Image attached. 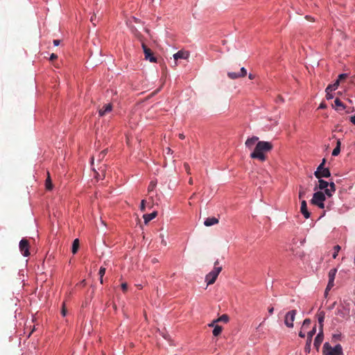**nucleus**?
<instances>
[{
    "label": "nucleus",
    "instance_id": "nucleus-1",
    "mask_svg": "<svg viewBox=\"0 0 355 355\" xmlns=\"http://www.w3.org/2000/svg\"><path fill=\"white\" fill-rule=\"evenodd\" d=\"M272 149V144L270 142L264 141H258L254 151L250 154V157L264 162L267 158L265 153L270 152Z\"/></svg>",
    "mask_w": 355,
    "mask_h": 355
},
{
    "label": "nucleus",
    "instance_id": "nucleus-2",
    "mask_svg": "<svg viewBox=\"0 0 355 355\" xmlns=\"http://www.w3.org/2000/svg\"><path fill=\"white\" fill-rule=\"evenodd\" d=\"M218 264L219 261L218 260H216L214 262V269L206 275L205 281L207 282V285L213 284L216 282L219 273L221 272L222 267L218 266Z\"/></svg>",
    "mask_w": 355,
    "mask_h": 355
},
{
    "label": "nucleus",
    "instance_id": "nucleus-3",
    "mask_svg": "<svg viewBox=\"0 0 355 355\" xmlns=\"http://www.w3.org/2000/svg\"><path fill=\"white\" fill-rule=\"evenodd\" d=\"M324 355H343V348L340 344L332 347L329 343H325L323 345Z\"/></svg>",
    "mask_w": 355,
    "mask_h": 355
},
{
    "label": "nucleus",
    "instance_id": "nucleus-4",
    "mask_svg": "<svg viewBox=\"0 0 355 355\" xmlns=\"http://www.w3.org/2000/svg\"><path fill=\"white\" fill-rule=\"evenodd\" d=\"M314 175L316 178L320 179L322 178L330 177L331 173L329 168H324L323 164H320L317 168V170L315 171Z\"/></svg>",
    "mask_w": 355,
    "mask_h": 355
},
{
    "label": "nucleus",
    "instance_id": "nucleus-5",
    "mask_svg": "<svg viewBox=\"0 0 355 355\" xmlns=\"http://www.w3.org/2000/svg\"><path fill=\"white\" fill-rule=\"evenodd\" d=\"M296 313H297L296 310H292V311H288L286 314L285 318H284V324L287 327H288V328L293 327V322L295 320Z\"/></svg>",
    "mask_w": 355,
    "mask_h": 355
},
{
    "label": "nucleus",
    "instance_id": "nucleus-6",
    "mask_svg": "<svg viewBox=\"0 0 355 355\" xmlns=\"http://www.w3.org/2000/svg\"><path fill=\"white\" fill-rule=\"evenodd\" d=\"M146 60L150 62H157V58L154 56L152 51L144 43L141 44Z\"/></svg>",
    "mask_w": 355,
    "mask_h": 355
},
{
    "label": "nucleus",
    "instance_id": "nucleus-7",
    "mask_svg": "<svg viewBox=\"0 0 355 355\" xmlns=\"http://www.w3.org/2000/svg\"><path fill=\"white\" fill-rule=\"evenodd\" d=\"M315 332H316V326L315 325L313 327V328L312 329V330L309 331L307 334L306 343V345L304 347V351L306 353H309L311 351L312 338L315 335Z\"/></svg>",
    "mask_w": 355,
    "mask_h": 355
},
{
    "label": "nucleus",
    "instance_id": "nucleus-8",
    "mask_svg": "<svg viewBox=\"0 0 355 355\" xmlns=\"http://www.w3.org/2000/svg\"><path fill=\"white\" fill-rule=\"evenodd\" d=\"M19 250L24 257H28L29 252V243L27 239H22L19 242Z\"/></svg>",
    "mask_w": 355,
    "mask_h": 355
},
{
    "label": "nucleus",
    "instance_id": "nucleus-9",
    "mask_svg": "<svg viewBox=\"0 0 355 355\" xmlns=\"http://www.w3.org/2000/svg\"><path fill=\"white\" fill-rule=\"evenodd\" d=\"M326 199L325 194L322 191H317L313 193L311 202L313 205L324 202Z\"/></svg>",
    "mask_w": 355,
    "mask_h": 355
},
{
    "label": "nucleus",
    "instance_id": "nucleus-10",
    "mask_svg": "<svg viewBox=\"0 0 355 355\" xmlns=\"http://www.w3.org/2000/svg\"><path fill=\"white\" fill-rule=\"evenodd\" d=\"M324 339L323 329H320L319 333L316 336L314 340L313 345L316 348L317 350L319 349L321 343H322Z\"/></svg>",
    "mask_w": 355,
    "mask_h": 355
},
{
    "label": "nucleus",
    "instance_id": "nucleus-11",
    "mask_svg": "<svg viewBox=\"0 0 355 355\" xmlns=\"http://www.w3.org/2000/svg\"><path fill=\"white\" fill-rule=\"evenodd\" d=\"M112 110V105L111 103L104 105L101 109L98 110V114L100 116H103L107 113H110Z\"/></svg>",
    "mask_w": 355,
    "mask_h": 355
},
{
    "label": "nucleus",
    "instance_id": "nucleus-12",
    "mask_svg": "<svg viewBox=\"0 0 355 355\" xmlns=\"http://www.w3.org/2000/svg\"><path fill=\"white\" fill-rule=\"evenodd\" d=\"M189 56V53L185 51H179L173 55V58L175 60H178V59H187Z\"/></svg>",
    "mask_w": 355,
    "mask_h": 355
},
{
    "label": "nucleus",
    "instance_id": "nucleus-13",
    "mask_svg": "<svg viewBox=\"0 0 355 355\" xmlns=\"http://www.w3.org/2000/svg\"><path fill=\"white\" fill-rule=\"evenodd\" d=\"M300 211L305 218H309L310 217V212L307 209V205L305 200H302L301 202Z\"/></svg>",
    "mask_w": 355,
    "mask_h": 355
},
{
    "label": "nucleus",
    "instance_id": "nucleus-14",
    "mask_svg": "<svg viewBox=\"0 0 355 355\" xmlns=\"http://www.w3.org/2000/svg\"><path fill=\"white\" fill-rule=\"evenodd\" d=\"M259 140V137H256V136H254L251 138H248L246 141H245V146L247 148H248L249 149H251L252 148V147L254 146V145L255 144V143L257 141H258Z\"/></svg>",
    "mask_w": 355,
    "mask_h": 355
},
{
    "label": "nucleus",
    "instance_id": "nucleus-15",
    "mask_svg": "<svg viewBox=\"0 0 355 355\" xmlns=\"http://www.w3.org/2000/svg\"><path fill=\"white\" fill-rule=\"evenodd\" d=\"M218 219L215 217L207 218L204 222V225L207 227H209L218 223Z\"/></svg>",
    "mask_w": 355,
    "mask_h": 355
},
{
    "label": "nucleus",
    "instance_id": "nucleus-16",
    "mask_svg": "<svg viewBox=\"0 0 355 355\" xmlns=\"http://www.w3.org/2000/svg\"><path fill=\"white\" fill-rule=\"evenodd\" d=\"M157 211H153V213L149 214H144V216H143L144 220V223L146 224H147L151 220L155 218L157 216Z\"/></svg>",
    "mask_w": 355,
    "mask_h": 355
},
{
    "label": "nucleus",
    "instance_id": "nucleus-17",
    "mask_svg": "<svg viewBox=\"0 0 355 355\" xmlns=\"http://www.w3.org/2000/svg\"><path fill=\"white\" fill-rule=\"evenodd\" d=\"M336 110H344L345 109V105L338 98H336L334 101Z\"/></svg>",
    "mask_w": 355,
    "mask_h": 355
},
{
    "label": "nucleus",
    "instance_id": "nucleus-18",
    "mask_svg": "<svg viewBox=\"0 0 355 355\" xmlns=\"http://www.w3.org/2000/svg\"><path fill=\"white\" fill-rule=\"evenodd\" d=\"M339 85V80H337L334 84L329 85L325 89V92H333L336 90Z\"/></svg>",
    "mask_w": 355,
    "mask_h": 355
},
{
    "label": "nucleus",
    "instance_id": "nucleus-19",
    "mask_svg": "<svg viewBox=\"0 0 355 355\" xmlns=\"http://www.w3.org/2000/svg\"><path fill=\"white\" fill-rule=\"evenodd\" d=\"M340 145H341V142H340V139H338L336 141V146L333 150V152H332L333 156H337L339 155V153L340 152Z\"/></svg>",
    "mask_w": 355,
    "mask_h": 355
},
{
    "label": "nucleus",
    "instance_id": "nucleus-20",
    "mask_svg": "<svg viewBox=\"0 0 355 355\" xmlns=\"http://www.w3.org/2000/svg\"><path fill=\"white\" fill-rule=\"evenodd\" d=\"M324 320V312L321 311L318 313V323L320 325V329H323Z\"/></svg>",
    "mask_w": 355,
    "mask_h": 355
},
{
    "label": "nucleus",
    "instance_id": "nucleus-21",
    "mask_svg": "<svg viewBox=\"0 0 355 355\" xmlns=\"http://www.w3.org/2000/svg\"><path fill=\"white\" fill-rule=\"evenodd\" d=\"M78 248H79V240L78 239H76L73 241V244H72V248H71L72 253L73 254H75L78 252Z\"/></svg>",
    "mask_w": 355,
    "mask_h": 355
},
{
    "label": "nucleus",
    "instance_id": "nucleus-22",
    "mask_svg": "<svg viewBox=\"0 0 355 355\" xmlns=\"http://www.w3.org/2000/svg\"><path fill=\"white\" fill-rule=\"evenodd\" d=\"M47 174H48V176H47V178L45 182L46 189L47 190H51L53 189V184L51 182V179L49 173H48Z\"/></svg>",
    "mask_w": 355,
    "mask_h": 355
},
{
    "label": "nucleus",
    "instance_id": "nucleus-23",
    "mask_svg": "<svg viewBox=\"0 0 355 355\" xmlns=\"http://www.w3.org/2000/svg\"><path fill=\"white\" fill-rule=\"evenodd\" d=\"M318 182V188L321 190L325 189L329 187V182L325 180H321V178L319 179Z\"/></svg>",
    "mask_w": 355,
    "mask_h": 355
},
{
    "label": "nucleus",
    "instance_id": "nucleus-24",
    "mask_svg": "<svg viewBox=\"0 0 355 355\" xmlns=\"http://www.w3.org/2000/svg\"><path fill=\"white\" fill-rule=\"evenodd\" d=\"M222 331L223 327L221 326L215 325L212 333L214 336H218L221 334Z\"/></svg>",
    "mask_w": 355,
    "mask_h": 355
},
{
    "label": "nucleus",
    "instance_id": "nucleus-25",
    "mask_svg": "<svg viewBox=\"0 0 355 355\" xmlns=\"http://www.w3.org/2000/svg\"><path fill=\"white\" fill-rule=\"evenodd\" d=\"M336 272H337V269L336 268L331 269L329 270V273H328L329 280L334 281Z\"/></svg>",
    "mask_w": 355,
    "mask_h": 355
},
{
    "label": "nucleus",
    "instance_id": "nucleus-26",
    "mask_svg": "<svg viewBox=\"0 0 355 355\" xmlns=\"http://www.w3.org/2000/svg\"><path fill=\"white\" fill-rule=\"evenodd\" d=\"M216 321H217V322H221L227 323L229 321V316L226 314H223L221 316H220L218 319H216Z\"/></svg>",
    "mask_w": 355,
    "mask_h": 355
},
{
    "label": "nucleus",
    "instance_id": "nucleus-27",
    "mask_svg": "<svg viewBox=\"0 0 355 355\" xmlns=\"http://www.w3.org/2000/svg\"><path fill=\"white\" fill-rule=\"evenodd\" d=\"M334 286V281H333V280H329V282H328V284H327V288H326V289H325V292H324L325 295H327V293H328L329 291H330V290L332 288V287H333Z\"/></svg>",
    "mask_w": 355,
    "mask_h": 355
},
{
    "label": "nucleus",
    "instance_id": "nucleus-28",
    "mask_svg": "<svg viewBox=\"0 0 355 355\" xmlns=\"http://www.w3.org/2000/svg\"><path fill=\"white\" fill-rule=\"evenodd\" d=\"M105 270H105V268H103V267H101V268H100V270H99L98 274H99V275H100V282H101V284H103V276H104V275H105Z\"/></svg>",
    "mask_w": 355,
    "mask_h": 355
},
{
    "label": "nucleus",
    "instance_id": "nucleus-29",
    "mask_svg": "<svg viewBox=\"0 0 355 355\" xmlns=\"http://www.w3.org/2000/svg\"><path fill=\"white\" fill-rule=\"evenodd\" d=\"M227 76L231 79H236V78H241L239 73H234V72H228Z\"/></svg>",
    "mask_w": 355,
    "mask_h": 355
},
{
    "label": "nucleus",
    "instance_id": "nucleus-30",
    "mask_svg": "<svg viewBox=\"0 0 355 355\" xmlns=\"http://www.w3.org/2000/svg\"><path fill=\"white\" fill-rule=\"evenodd\" d=\"M107 153V150L105 149V150H102L98 155V160L100 162L101 160H103L104 159V157H105L106 154Z\"/></svg>",
    "mask_w": 355,
    "mask_h": 355
},
{
    "label": "nucleus",
    "instance_id": "nucleus-31",
    "mask_svg": "<svg viewBox=\"0 0 355 355\" xmlns=\"http://www.w3.org/2000/svg\"><path fill=\"white\" fill-rule=\"evenodd\" d=\"M334 252L333 254V258L334 259H336L338 256V252L340 251V246L338 245H336L334 247Z\"/></svg>",
    "mask_w": 355,
    "mask_h": 355
},
{
    "label": "nucleus",
    "instance_id": "nucleus-32",
    "mask_svg": "<svg viewBox=\"0 0 355 355\" xmlns=\"http://www.w3.org/2000/svg\"><path fill=\"white\" fill-rule=\"evenodd\" d=\"M239 74L241 76V78L245 77L247 75V70L244 67H242Z\"/></svg>",
    "mask_w": 355,
    "mask_h": 355
},
{
    "label": "nucleus",
    "instance_id": "nucleus-33",
    "mask_svg": "<svg viewBox=\"0 0 355 355\" xmlns=\"http://www.w3.org/2000/svg\"><path fill=\"white\" fill-rule=\"evenodd\" d=\"M324 190V194L327 195V196L329 197H331L332 196V193H334L335 191H331V189H329L328 187L326 188Z\"/></svg>",
    "mask_w": 355,
    "mask_h": 355
},
{
    "label": "nucleus",
    "instance_id": "nucleus-34",
    "mask_svg": "<svg viewBox=\"0 0 355 355\" xmlns=\"http://www.w3.org/2000/svg\"><path fill=\"white\" fill-rule=\"evenodd\" d=\"M311 324V320L309 318H306L304 320L302 327H307Z\"/></svg>",
    "mask_w": 355,
    "mask_h": 355
},
{
    "label": "nucleus",
    "instance_id": "nucleus-35",
    "mask_svg": "<svg viewBox=\"0 0 355 355\" xmlns=\"http://www.w3.org/2000/svg\"><path fill=\"white\" fill-rule=\"evenodd\" d=\"M61 314L62 315V316H65L67 315V309L64 303L62 304Z\"/></svg>",
    "mask_w": 355,
    "mask_h": 355
},
{
    "label": "nucleus",
    "instance_id": "nucleus-36",
    "mask_svg": "<svg viewBox=\"0 0 355 355\" xmlns=\"http://www.w3.org/2000/svg\"><path fill=\"white\" fill-rule=\"evenodd\" d=\"M145 203H146V200H142L141 202V206H140V209L141 211H145V208H146Z\"/></svg>",
    "mask_w": 355,
    "mask_h": 355
},
{
    "label": "nucleus",
    "instance_id": "nucleus-37",
    "mask_svg": "<svg viewBox=\"0 0 355 355\" xmlns=\"http://www.w3.org/2000/svg\"><path fill=\"white\" fill-rule=\"evenodd\" d=\"M156 184L153 182H151L148 186V191H151L155 187Z\"/></svg>",
    "mask_w": 355,
    "mask_h": 355
},
{
    "label": "nucleus",
    "instance_id": "nucleus-38",
    "mask_svg": "<svg viewBox=\"0 0 355 355\" xmlns=\"http://www.w3.org/2000/svg\"><path fill=\"white\" fill-rule=\"evenodd\" d=\"M329 189H331V191H336V185H335V184L334 182L329 183Z\"/></svg>",
    "mask_w": 355,
    "mask_h": 355
},
{
    "label": "nucleus",
    "instance_id": "nucleus-39",
    "mask_svg": "<svg viewBox=\"0 0 355 355\" xmlns=\"http://www.w3.org/2000/svg\"><path fill=\"white\" fill-rule=\"evenodd\" d=\"M305 193H306V191L303 189L301 188L300 190V192H299V198H302L304 196Z\"/></svg>",
    "mask_w": 355,
    "mask_h": 355
},
{
    "label": "nucleus",
    "instance_id": "nucleus-40",
    "mask_svg": "<svg viewBox=\"0 0 355 355\" xmlns=\"http://www.w3.org/2000/svg\"><path fill=\"white\" fill-rule=\"evenodd\" d=\"M347 74L341 73L338 76V80H339V82H340V80L345 79L347 78Z\"/></svg>",
    "mask_w": 355,
    "mask_h": 355
},
{
    "label": "nucleus",
    "instance_id": "nucleus-41",
    "mask_svg": "<svg viewBox=\"0 0 355 355\" xmlns=\"http://www.w3.org/2000/svg\"><path fill=\"white\" fill-rule=\"evenodd\" d=\"M332 92H326V98L327 100L333 98V95L331 94Z\"/></svg>",
    "mask_w": 355,
    "mask_h": 355
},
{
    "label": "nucleus",
    "instance_id": "nucleus-42",
    "mask_svg": "<svg viewBox=\"0 0 355 355\" xmlns=\"http://www.w3.org/2000/svg\"><path fill=\"white\" fill-rule=\"evenodd\" d=\"M121 289L123 292H126L128 290V284L126 283L121 284Z\"/></svg>",
    "mask_w": 355,
    "mask_h": 355
},
{
    "label": "nucleus",
    "instance_id": "nucleus-43",
    "mask_svg": "<svg viewBox=\"0 0 355 355\" xmlns=\"http://www.w3.org/2000/svg\"><path fill=\"white\" fill-rule=\"evenodd\" d=\"M314 205L318 206V207H320V209H324V202H319V203L315 204Z\"/></svg>",
    "mask_w": 355,
    "mask_h": 355
},
{
    "label": "nucleus",
    "instance_id": "nucleus-44",
    "mask_svg": "<svg viewBox=\"0 0 355 355\" xmlns=\"http://www.w3.org/2000/svg\"><path fill=\"white\" fill-rule=\"evenodd\" d=\"M58 58V55L55 53H51V56H50V60H54L55 59H57Z\"/></svg>",
    "mask_w": 355,
    "mask_h": 355
},
{
    "label": "nucleus",
    "instance_id": "nucleus-45",
    "mask_svg": "<svg viewBox=\"0 0 355 355\" xmlns=\"http://www.w3.org/2000/svg\"><path fill=\"white\" fill-rule=\"evenodd\" d=\"M96 19V15H93L92 17H91V19H90V21L91 22L93 23V24L95 26L96 24L94 23V21Z\"/></svg>",
    "mask_w": 355,
    "mask_h": 355
},
{
    "label": "nucleus",
    "instance_id": "nucleus-46",
    "mask_svg": "<svg viewBox=\"0 0 355 355\" xmlns=\"http://www.w3.org/2000/svg\"><path fill=\"white\" fill-rule=\"evenodd\" d=\"M60 40H53V44L55 46H58L60 44Z\"/></svg>",
    "mask_w": 355,
    "mask_h": 355
},
{
    "label": "nucleus",
    "instance_id": "nucleus-47",
    "mask_svg": "<svg viewBox=\"0 0 355 355\" xmlns=\"http://www.w3.org/2000/svg\"><path fill=\"white\" fill-rule=\"evenodd\" d=\"M273 311H274V308L272 306H270L268 308V312L270 314H272L273 313Z\"/></svg>",
    "mask_w": 355,
    "mask_h": 355
},
{
    "label": "nucleus",
    "instance_id": "nucleus-48",
    "mask_svg": "<svg viewBox=\"0 0 355 355\" xmlns=\"http://www.w3.org/2000/svg\"><path fill=\"white\" fill-rule=\"evenodd\" d=\"M350 121L355 125V116L350 117Z\"/></svg>",
    "mask_w": 355,
    "mask_h": 355
},
{
    "label": "nucleus",
    "instance_id": "nucleus-49",
    "mask_svg": "<svg viewBox=\"0 0 355 355\" xmlns=\"http://www.w3.org/2000/svg\"><path fill=\"white\" fill-rule=\"evenodd\" d=\"M248 78L250 79V80H252L255 78V75L254 74H252V73H250L249 76H248Z\"/></svg>",
    "mask_w": 355,
    "mask_h": 355
},
{
    "label": "nucleus",
    "instance_id": "nucleus-50",
    "mask_svg": "<svg viewBox=\"0 0 355 355\" xmlns=\"http://www.w3.org/2000/svg\"><path fill=\"white\" fill-rule=\"evenodd\" d=\"M340 336L339 334H334V335L333 336V338H335V339H336V340L340 339Z\"/></svg>",
    "mask_w": 355,
    "mask_h": 355
},
{
    "label": "nucleus",
    "instance_id": "nucleus-51",
    "mask_svg": "<svg viewBox=\"0 0 355 355\" xmlns=\"http://www.w3.org/2000/svg\"><path fill=\"white\" fill-rule=\"evenodd\" d=\"M326 107V105L324 103H321L319 106L320 109H324Z\"/></svg>",
    "mask_w": 355,
    "mask_h": 355
},
{
    "label": "nucleus",
    "instance_id": "nucleus-52",
    "mask_svg": "<svg viewBox=\"0 0 355 355\" xmlns=\"http://www.w3.org/2000/svg\"><path fill=\"white\" fill-rule=\"evenodd\" d=\"M184 167L188 173H189L190 168L187 164H184Z\"/></svg>",
    "mask_w": 355,
    "mask_h": 355
},
{
    "label": "nucleus",
    "instance_id": "nucleus-53",
    "mask_svg": "<svg viewBox=\"0 0 355 355\" xmlns=\"http://www.w3.org/2000/svg\"><path fill=\"white\" fill-rule=\"evenodd\" d=\"M299 336L301 337V338H304L305 337V334L304 333H302V331H300Z\"/></svg>",
    "mask_w": 355,
    "mask_h": 355
},
{
    "label": "nucleus",
    "instance_id": "nucleus-54",
    "mask_svg": "<svg viewBox=\"0 0 355 355\" xmlns=\"http://www.w3.org/2000/svg\"><path fill=\"white\" fill-rule=\"evenodd\" d=\"M216 322H217V321H216V320H214L211 323H210V324H209V327H214V326H215V325H214V324H215Z\"/></svg>",
    "mask_w": 355,
    "mask_h": 355
},
{
    "label": "nucleus",
    "instance_id": "nucleus-55",
    "mask_svg": "<svg viewBox=\"0 0 355 355\" xmlns=\"http://www.w3.org/2000/svg\"><path fill=\"white\" fill-rule=\"evenodd\" d=\"M179 138L181 139H184V135L182 133L179 134Z\"/></svg>",
    "mask_w": 355,
    "mask_h": 355
},
{
    "label": "nucleus",
    "instance_id": "nucleus-56",
    "mask_svg": "<svg viewBox=\"0 0 355 355\" xmlns=\"http://www.w3.org/2000/svg\"><path fill=\"white\" fill-rule=\"evenodd\" d=\"M305 18H306V19H308V20H309V19H313V18H312L311 16H309V15H306V16L305 17Z\"/></svg>",
    "mask_w": 355,
    "mask_h": 355
},
{
    "label": "nucleus",
    "instance_id": "nucleus-57",
    "mask_svg": "<svg viewBox=\"0 0 355 355\" xmlns=\"http://www.w3.org/2000/svg\"><path fill=\"white\" fill-rule=\"evenodd\" d=\"M189 184H193V179L192 178H190L189 180Z\"/></svg>",
    "mask_w": 355,
    "mask_h": 355
},
{
    "label": "nucleus",
    "instance_id": "nucleus-58",
    "mask_svg": "<svg viewBox=\"0 0 355 355\" xmlns=\"http://www.w3.org/2000/svg\"><path fill=\"white\" fill-rule=\"evenodd\" d=\"M157 261H157V259L156 258H154V259L152 260V262H153V263H157Z\"/></svg>",
    "mask_w": 355,
    "mask_h": 355
},
{
    "label": "nucleus",
    "instance_id": "nucleus-59",
    "mask_svg": "<svg viewBox=\"0 0 355 355\" xmlns=\"http://www.w3.org/2000/svg\"><path fill=\"white\" fill-rule=\"evenodd\" d=\"M325 162H326L325 159H323L322 162L320 164H323V166H324Z\"/></svg>",
    "mask_w": 355,
    "mask_h": 355
},
{
    "label": "nucleus",
    "instance_id": "nucleus-60",
    "mask_svg": "<svg viewBox=\"0 0 355 355\" xmlns=\"http://www.w3.org/2000/svg\"><path fill=\"white\" fill-rule=\"evenodd\" d=\"M166 150H167V153H170L171 152V149L169 148H166Z\"/></svg>",
    "mask_w": 355,
    "mask_h": 355
},
{
    "label": "nucleus",
    "instance_id": "nucleus-61",
    "mask_svg": "<svg viewBox=\"0 0 355 355\" xmlns=\"http://www.w3.org/2000/svg\"><path fill=\"white\" fill-rule=\"evenodd\" d=\"M162 243L166 245V243L164 241H162Z\"/></svg>",
    "mask_w": 355,
    "mask_h": 355
}]
</instances>
